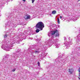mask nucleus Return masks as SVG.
<instances>
[{"label": "nucleus", "instance_id": "f257e3e1", "mask_svg": "<svg viewBox=\"0 0 80 80\" xmlns=\"http://www.w3.org/2000/svg\"><path fill=\"white\" fill-rule=\"evenodd\" d=\"M53 41L51 39H50L48 40L47 42H46L45 43V45H44L43 46V48H45V49H47V45H49L50 47H51L52 45V44H54L55 46H56V48H58L59 47V46H60V44H57V42L58 40H56L55 41Z\"/></svg>", "mask_w": 80, "mask_h": 80}, {"label": "nucleus", "instance_id": "f03ea898", "mask_svg": "<svg viewBox=\"0 0 80 80\" xmlns=\"http://www.w3.org/2000/svg\"><path fill=\"white\" fill-rule=\"evenodd\" d=\"M13 46V43H11L10 44L5 43L2 46L1 48H3L4 50L10 51L11 49H12Z\"/></svg>", "mask_w": 80, "mask_h": 80}, {"label": "nucleus", "instance_id": "7ed1b4c3", "mask_svg": "<svg viewBox=\"0 0 80 80\" xmlns=\"http://www.w3.org/2000/svg\"><path fill=\"white\" fill-rule=\"evenodd\" d=\"M21 50L20 49H18L16 51L15 53H13L12 55V58L14 59H16L18 57V56H20L21 55Z\"/></svg>", "mask_w": 80, "mask_h": 80}, {"label": "nucleus", "instance_id": "20e7f679", "mask_svg": "<svg viewBox=\"0 0 80 80\" xmlns=\"http://www.w3.org/2000/svg\"><path fill=\"white\" fill-rule=\"evenodd\" d=\"M72 39H70V37H69L68 40L66 42H64V44L65 45V47L66 48H68L70 47V45L72 44Z\"/></svg>", "mask_w": 80, "mask_h": 80}, {"label": "nucleus", "instance_id": "39448f33", "mask_svg": "<svg viewBox=\"0 0 80 80\" xmlns=\"http://www.w3.org/2000/svg\"><path fill=\"white\" fill-rule=\"evenodd\" d=\"M44 24L42 22H38L36 25V28H39L40 30H42L43 28H44Z\"/></svg>", "mask_w": 80, "mask_h": 80}, {"label": "nucleus", "instance_id": "423d86ee", "mask_svg": "<svg viewBox=\"0 0 80 80\" xmlns=\"http://www.w3.org/2000/svg\"><path fill=\"white\" fill-rule=\"evenodd\" d=\"M56 60L57 62H60V63H62V62H63V63H64V62L67 63V62H68V58H66L63 59L62 58H61L60 60L59 57L58 58H57Z\"/></svg>", "mask_w": 80, "mask_h": 80}, {"label": "nucleus", "instance_id": "0eeeda50", "mask_svg": "<svg viewBox=\"0 0 80 80\" xmlns=\"http://www.w3.org/2000/svg\"><path fill=\"white\" fill-rule=\"evenodd\" d=\"M57 32H58V31L57 30H56L52 32L51 33V38L52 39H51V41H52V42H53V41H55L56 40H58L57 42H58V39H56L55 40L53 39V38H54V36H53V35H54V34H55V33H57Z\"/></svg>", "mask_w": 80, "mask_h": 80}, {"label": "nucleus", "instance_id": "6e6552de", "mask_svg": "<svg viewBox=\"0 0 80 80\" xmlns=\"http://www.w3.org/2000/svg\"><path fill=\"white\" fill-rule=\"evenodd\" d=\"M38 47H39V45H38V44H36L34 46H31L30 48L33 51L34 50H35L36 48H39Z\"/></svg>", "mask_w": 80, "mask_h": 80}, {"label": "nucleus", "instance_id": "1a4fd4ad", "mask_svg": "<svg viewBox=\"0 0 80 80\" xmlns=\"http://www.w3.org/2000/svg\"><path fill=\"white\" fill-rule=\"evenodd\" d=\"M69 18L70 20H73V22H75L76 20H77V19L73 16H71Z\"/></svg>", "mask_w": 80, "mask_h": 80}, {"label": "nucleus", "instance_id": "9d476101", "mask_svg": "<svg viewBox=\"0 0 80 80\" xmlns=\"http://www.w3.org/2000/svg\"><path fill=\"white\" fill-rule=\"evenodd\" d=\"M13 13L10 12L9 13V15L8 16V18H9L12 19V18L13 17Z\"/></svg>", "mask_w": 80, "mask_h": 80}, {"label": "nucleus", "instance_id": "9b49d317", "mask_svg": "<svg viewBox=\"0 0 80 80\" xmlns=\"http://www.w3.org/2000/svg\"><path fill=\"white\" fill-rule=\"evenodd\" d=\"M9 57V55H5L4 57L3 58V60L5 61H6V60H7V59Z\"/></svg>", "mask_w": 80, "mask_h": 80}, {"label": "nucleus", "instance_id": "f8f14e48", "mask_svg": "<svg viewBox=\"0 0 80 80\" xmlns=\"http://www.w3.org/2000/svg\"><path fill=\"white\" fill-rule=\"evenodd\" d=\"M24 18L25 20H27L28 19H30V16L28 15L25 16Z\"/></svg>", "mask_w": 80, "mask_h": 80}, {"label": "nucleus", "instance_id": "ddd939ff", "mask_svg": "<svg viewBox=\"0 0 80 80\" xmlns=\"http://www.w3.org/2000/svg\"><path fill=\"white\" fill-rule=\"evenodd\" d=\"M33 53H35L36 54H38V53H40L39 49H37L36 50L33 52Z\"/></svg>", "mask_w": 80, "mask_h": 80}, {"label": "nucleus", "instance_id": "4468645a", "mask_svg": "<svg viewBox=\"0 0 80 80\" xmlns=\"http://www.w3.org/2000/svg\"><path fill=\"white\" fill-rule=\"evenodd\" d=\"M11 21L10 20L8 21L7 23V25L9 27V26H10V25H11Z\"/></svg>", "mask_w": 80, "mask_h": 80}, {"label": "nucleus", "instance_id": "2eb2a0df", "mask_svg": "<svg viewBox=\"0 0 80 80\" xmlns=\"http://www.w3.org/2000/svg\"><path fill=\"white\" fill-rule=\"evenodd\" d=\"M73 69H69V72L71 74H72L73 73Z\"/></svg>", "mask_w": 80, "mask_h": 80}, {"label": "nucleus", "instance_id": "dca6fc26", "mask_svg": "<svg viewBox=\"0 0 80 80\" xmlns=\"http://www.w3.org/2000/svg\"><path fill=\"white\" fill-rule=\"evenodd\" d=\"M77 39L78 41H80V32H79V34L78 36H77Z\"/></svg>", "mask_w": 80, "mask_h": 80}, {"label": "nucleus", "instance_id": "f3484780", "mask_svg": "<svg viewBox=\"0 0 80 80\" xmlns=\"http://www.w3.org/2000/svg\"><path fill=\"white\" fill-rule=\"evenodd\" d=\"M56 33V37H59V32H58H58H57Z\"/></svg>", "mask_w": 80, "mask_h": 80}, {"label": "nucleus", "instance_id": "a211bd4d", "mask_svg": "<svg viewBox=\"0 0 80 80\" xmlns=\"http://www.w3.org/2000/svg\"><path fill=\"white\" fill-rule=\"evenodd\" d=\"M37 38H38L37 36H36V37L35 38L36 39L35 40L36 41H40V40H41L40 39H37Z\"/></svg>", "mask_w": 80, "mask_h": 80}, {"label": "nucleus", "instance_id": "6ab92c4d", "mask_svg": "<svg viewBox=\"0 0 80 80\" xmlns=\"http://www.w3.org/2000/svg\"><path fill=\"white\" fill-rule=\"evenodd\" d=\"M33 31L32 30H31L30 31V32L29 33V35H33Z\"/></svg>", "mask_w": 80, "mask_h": 80}, {"label": "nucleus", "instance_id": "aec40b11", "mask_svg": "<svg viewBox=\"0 0 80 80\" xmlns=\"http://www.w3.org/2000/svg\"><path fill=\"white\" fill-rule=\"evenodd\" d=\"M46 55H47V54H45L44 52H43V53L42 54V56L43 57H45Z\"/></svg>", "mask_w": 80, "mask_h": 80}, {"label": "nucleus", "instance_id": "412c9836", "mask_svg": "<svg viewBox=\"0 0 80 80\" xmlns=\"http://www.w3.org/2000/svg\"><path fill=\"white\" fill-rule=\"evenodd\" d=\"M42 57H43V56H42V55H39L38 57V58H42Z\"/></svg>", "mask_w": 80, "mask_h": 80}, {"label": "nucleus", "instance_id": "4be33fe9", "mask_svg": "<svg viewBox=\"0 0 80 80\" xmlns=\"http://www.w3.org/2000/svg\"><path fill=\"white\" fill-rule=\"evenodd\" d=\"M56 11H53L52 12V14H55L56 13Z\"/></svg>", "mask_w": 80, "mask_h": 80}, {"label": "nucleus", "instance_id": "5701e85b", "mask_svg": "<svg viewBox=\"0 0 80 80\" xmlns=\"http://www.w3.org/2000/svg\"><path fill=\"white\" fill-rule=\"evenodd\" d=\"M4 38H7V34H5L4 35Z\"/></svg>", "mask_w": 80, "mask_h": 80}, {"label": "nucleus", "instance_id": "b1692460", "mask_svg": "<svg viewBox=\"0 0 80 80\" xmlns=\"http://www.w3.org/2000/svg\"><path fill=\"white\" fill-rule=\"evenodd\" d=\"M38 67H40V62H38Z\"/></svg>", "mask_w": 80, "mask_h": 80}, {"label": "nucleus", "instance_id": "393cba45", "mask_svg": "<svg viewBox=\"0 0 80 80\" xmlns=\"http://www.w3.org/2000/svg\"><path fill=\"white\" fill-rule=\"evenodd\" d=\"M58 24H60V20H59V18H58Z\"/></svg>", "mask_w": 80, "mask_h": 80}, {"label": "nucleus", "instance_id": "a878e982", "mask_svg": "<svg viewBox=\"0 0 80 80\" xmlns=\"http://www.w3.org/2000/svg\"><path fill=\"white\" fill-rule=\"evenodd\" d=\"M39 31H40V30L38 29H37L36 30V32H37V33H38V32H39Z\"/></svg>", "mask_w": 80, "mask_h": 80}, {"label": "nucleus", "instance_id": "bb28decb", "mask_svg": "<svg viewBox=\"0 0 80 80\" xmlns=\"http://www.w3.org/2000/svg\"><path fill=\"white\" fill-rule=\"evenodd\" d=\"M17 43H20V42H21V41L20 40H19V41H18V40L17 41Z\"/></svg>", "mask_w": 80, "mask_h": 80}, {"label": "nucleus", "instance_id": "cd10ccee", "mask_svg": "<svg viewBox=\"0 0 80 80\" xmlns=\"http://www.w3.org/2000/svg\"><path fill=\"white\" fill-rule=\"evenodd\" d=\"M15 68H14L12 70V72H15Z\"/></svg>", "mask_w": 80, "mask_h": 80}, {"label": "nucleus", "instance_id": "c85d7f7f", "mask_svg": "<svg viewBox=\"0 0 80 80\" xmlns=\"http://www.w3.org/2000/svg\"><path fill=\"white\" fill-rule=\"evenodd\" d=\"M71 15H72V13H69L68 14V16H71Z\"/></svg>", "mask_w": 80, "mask_h": 80}, {"label": "nucleus", "instance_id": "c756f323", "mask_svg": "<svg viewBox=\"0 0 80 80\" xmlns=\"http://www.w3.org/2000/svg\"><path fill=\"white\" fill-rule=\"evenodd\" d=\"M67 39L66 38V37H64V40H65V42H66L67 41Z\"/></svg>", "mask_w": 80, "mask_h": 80}, {"label": "nucleus", "instance_id": "7c9ffc66", "mask_svg": "<svg viewBox=\"0 0 80 80\" xmlns=\"http://www.w3.org/2000/svg\"><path fill=\"white\" fill-rule=\"evenodd\" d=\"M78 78L79 80H80V73H79V77H78Z\"/></svg>", "mask_w": 80, "mask_h": 80}, {"label": "nucleus", "instance_id": "2f4dec72", "mask_svg": "<svg viewBox=\"0 0 80 80\" xmlns=\"http://www.w3.org/2000/svg\"><path fill=\"white\" fill-rule=\"evenodd\" d=\"M34 2H35V0H32V3H33Z\"/></svg>", "mask_w": 80, "mask_h": 80}, {"label": "nucleus", "instance_id": "473e14b6", "mask_svg": "<svg viewBox=\"0 0 80 80\" xmlns=\"http://www.w3.org/2000/svg\"><path fill=\"white\" fill-rule=\"evenodd\" d=\"M78 72H79V73H80V68H79L78 69Z\"/></svg>", "mask_w": 80, "mask_h": 80}, {"label": "nucleus", "instance_id": "72a5a7b5", "mask_svg": "<svg viewBox=\"0 0 80 80\" xmlns=\"http://www.w3.org/2000/svg\"><path fill=\"white\" fill-rule=\"evenodd\" d=\"M40 67L39 66H38V69H40Z\"/></svg>", "mask_w": 80, "mask_h": 80}, {"label": "nucleus", "instance_id": "f704fd0d", "mask_svg": "<svg viewBox=\"0 0 80 80\" xmlns=\"http://www.w3.org/2000/svg\"><path fill=\"white\" fill-rule=\"evenodd\" d=\"M56 27H60V25H57L56 26Z\"/></svg>", "mask_w": 80, "mask_h": 80}, {"label": "nucleus", "instance_id": "c9c22d12", "mask_svg": "<svg viewBox=\"0 0 80 80\" xmlns=\"http://www.w3.org/2000/svg\"><path fill=\"white\" fill-rule=\"evenodd\" d=\"M2 7V6H0V10H2V8H0Z\"/></svg>", "mask_w": 80, "mask_h": 80}, {"label": "nucleus", "instance_id": "e433bc0d", "mask_svg": "<svg viewBox=\"0 0 80 80\" xmlns=\"http://www.w3.org/2000/svg\"><path fill=\"white\" fill-rule=\"evenodd\" d=\"M48 35L49 37H50V34H49V33H48Z\"/></svg>", "mask_w": 80, "mask_h": 80}, {"label": "nucleus", "instance_id": "4c0bfd02", "mask_svg": "<svg viewBox=\"0 0 80 80\" xmlns=\"http://www.w3.org/2000/svg\"><path fill=\"white\" fill-rule=\"evenodd\" d=\"M60 18H61H61H62V16H60Z\"/></svg>", "mask_w": 80, "mask_h": 80}, {"label": "nucleus", "instance_id": "58836bf2", "mask_svg": "<svg viewBox=\"0 0 80 80\" xmlns=\"http://www.w3.org/2000/svg\"><path fill=\"white\" fill-rule=\"evenodd\" d=\"M23 2H25V0H23Z\"/></svg>", "mask_w": 80, "mask_h": 80}, {"label": "nucleus", "instance_id": "ea45409f", "mask_svg": "<svg viewBox=\"0 0 80 80\" xmlns=\"http://www.w3.org/2000/svg\"><path fill=\"white\" fill-rule=\"evenodd\" d=\"M25 7H26V6H25Z\"/></svg>", "mask_w": 80, "mask_h": 80}, {"label": "nucleus", "instance_id": "a19ab883", "mask_svg": "<svg viewBox=\"0 0 80 80\" xmlns=\"http://www.w3.org/2000/svg\"><path fill=\"white\" fill-rule=\"evenodd\" d=\"M61 57H62V56H61Z\"/></svg>", "mask_w": 80, "mask_h": 80}, {"label": "nucleus", "instance_id": "79ce46f5", "mask_svg": "<svg viewBox=\"0 0 80 80\" xmlns=\"http://www.w3.org/2000/svg\"><path fill=\"white\" fill-rule=\"evenodd\" d=\"M16 25V26H17V25Z\"/></svg>", "mask_w": 80, "mask_h": 80}, {"label": "nucleus", "instance_id": "37998d69", "mask_svg": "<svg viewBox=\"0 0 80 80\" xmlns=\"http://www.w3.org/2000/svg\"><path fill=\"white\" fill-rule=\"evenodd\" d=\"M63 57V56H62V57Z\"/></svg>", "mask_w": 80, "mask_h": 80}]
</instances>
